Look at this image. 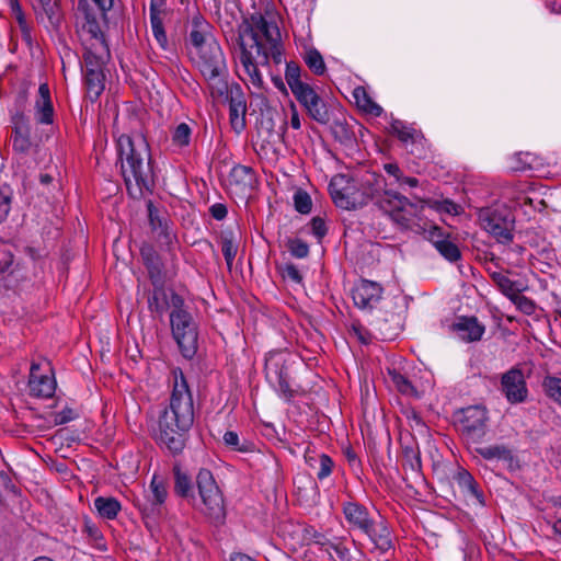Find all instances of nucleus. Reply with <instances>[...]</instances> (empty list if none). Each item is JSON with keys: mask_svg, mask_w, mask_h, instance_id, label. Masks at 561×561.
<instances>
[{"mask_svg": "<svg viewBox=\"0 0 561 561\" xmlns=\"http://www.w3.org/2000/svg\"><path fill=\"white\" fill-rule=\"evenodd\" d=\"M271 79H272V82H273V84L275 85L276 89H278L280 92L286 93V85H285V83H284V81H283L280 76L272 75Z\"/></svg>", "mask_w": 561, "mask_h": 561, "instance_id": "nucleus-63", "label": "nucleus"}, {"mask_svg": "<svg viewBox=\"0 0 561 561\" xmlns=\"http://www.w3.org/2000/svg\"><path fill=\"white\" fill-rule=\"evenodd\" d=\"M94 506L99 514L107 519L115 518L121 511V504L114 497H96L94 500Z\"/></svg>", "mask_w": 561, "mask_h": 561, "instance_id": "nucleus-31", "label": "nucleus"}, {"mask_svg": "<svg viewBox=\"0 0 561 561\" xmlns=\"http://www.w3.org/2000/svg\"><path fill=\"white\" fill-rule=\"evenodd\" d=\"M237 35L240 62L250 83L262 90L264 81L257 66H279L285 51L275 15L270 12L251 14L238 26Z\"/></svg>", "mask_w": 561, "mask_h": 561, "instance_id": "nucleus-1", "label": "nucleus"}, {"mask_svg": "<svg viewBox=\"0 0 561 561\" xmlns=\"http://www.w3.org/2000/svg\"><path fill=\"white\" fill-rule=\"evenodd\" d=\"M209 213L215 219L222 220L226 218L228 211L227 207L224 204L216 203L210 206Z\"/></svg>", "mask_w": 561, "mask_h": 561, "instance_id": "nucleus-58", "label": "nucleus"}, {"mask_svg": "<svg viewBox=\"0 0 561 561\" xmlns=\"http://www.w3.org/2000/svg\"><path fill=\"white\" fill-rule=\"evenodd\" d=\"M454 480L462 492L474 497L481 505L484 504L483 492L480 490L478 482L468 470L458 468L454 474Z\"/></svg>", "mask_w": 561, "mask_h": 561, "instance_id": "nucleus-19", "label": "nucleus"}, {"mask_svg": "<svg viewBox=\"0 0 561 561\" xmlns=\"http://www.w3.org/2000/svg\"><path fill=\"white\" fill-rule=\"evenodd\" d=\"M451 330L465 342L480 341L485 327L476 317H460L451 324Z\"/></svg>", "mask_w": 561, "mask_h": 561, "instance_id": "nucleus-16", "label": "nucleus"}, {"mask_svg": "<svg viewBox=\"0 0 561 561\" xmlns=\"http://www.w3.org/2000/svg\"><path fill=\"white\" fill-rule=\"evenodd\" d=\"M108 56L110 53L105 41H99L95 46L90 45L83 55L85 72H91V70L95 72H104V67Z\"/></svg>", "mask_w": 561, "mask_h": 561, "instance_id": "nucleus-17", "label": "nucleus"}, {"mask_svg": "<svg viewBox=\"0 0 561 561\" xmlns=\"http://www.w3.org/2000/svg\"><path fill=\"white\" fill-rule=\"evenodd\" d=\"M147 208L149 222L152 230L156 231L159 237H163L164 242L167 244H170L172 242L173 236L169 231V224L167 217L162 215L157 207H154L151 201L147 203Z\"/></svg>", "mask_w": 561, "mask_h": 561, "instance_id": "nucleus-21", "label": "nucleus"}, {"mask_svg": "<svg viewBox=\"0 0 561 561\" xmlns=\"http://www.w3.org/2000/svg\"><path fill=\"white\" fill-rule=\"evenodd\" d=\"M38 100L36 101V114L39 123H53L54 110L50 101L49 88L42 83L38 88Z\"/></svg>", "mask_w": 561, "mask_h": 561, "instance_id": "nucleus-22", "label": "nucleus"}, {"mask_svg": "<svg viewBox=\"0 0 561 561\" xmlns=\"http://www.w3.org/2000/svg\"><path fill=\"white\" fill-rule=\"evenodd\" d=\"M230 183L236 184L242 191L252 188L255 183L254 171L247 165H236L230 172Z\"/></svg>", "mask_w": 561, "mask_h": 561, "instance_id": "nucleus-28", "label": "nucleus"}, {"mask_svg": "<svg viewBox=\"0 0 561 561\" xmlns=\"http://www.w3.org/2000/svg\"><path fill=\"white\" fill-rule=\"evenodd\" d=\"M221 251L228 268L231 270L238 251V244L234 242L231 232H226L221 236Z\"/></svg>", "mask_w": 561, "mask_h": 561, "instance_id": "nucleus-39", "label": "nucleus"}, {"mask_svg": "<svg viewBox=\"0 0 561 561\" xmlns=\"http://www.w3.org/2000/svg\"><path fill=\"white\" fill-rule=\"evenodd\" d=\"M351 334L355 336L360 343L368 344L370 341L369 333L360 325H352Z\"/></svg>", "mask_w": 561, "mask_h": 561, "instance_id": "nucleus-57", "label": "nucleus"}, {"mask_svg": "<svg viewBox=\"0 0 561 561\" xmlns=\"http://www.w3.org/2000/svg\"><path fill=\"white\" fill-rule=\"evenodd\" d=\"M173 378L169 407L159 417L158 439L172 454L178 455L184 449L186 433L194 423V402L182 370L174 369Z\"/></svg>", "mask_w": 561, "mask_h": 561, "instance_id": "nucleus-3", "label": "nucleus"}, {"mask_svg": "<svg viewBox=\"0 0 561 561\" xmlns=\"http://www.w3.org/2000/svg\"><path fill=\"white\" fill-rule=\"evenodd\" d=\"M121 172L128 195L134 199L144 197L154 186L150 148L140 134L122 135L117 140Z\"/></svg>", "mask_w": 561, "mask_h": 561, "instance_id": "nucleus-4", "label": "nucleus"}, {"mask_svg": "<svg viewBox=\"0 0 561 561\" xmlns=\"http://www.w3.org/2000/svg\"><path fill=\"white\" fill-rule=\"evenodd\" d=\"M510 300L525 314H531L535 311V304L534 301L522 295V291H516Z\"/></svg>", "mask_w": 561, "mask_h": 561, "instance_id": "nucleus-46", "label": "nucleus"}, {"mask_svg": "<svg viewBox=\"0 0 561 561\" xmlns=\"http://www.w3.org/2000/svg\"><path fill=\"white\" fill-rule=\"evenodd\" d=\"M343 513L345 515L346 520L354 527L362 530L364 534H366L376 545L386 550L390 548V540L388 538V530L387 528L382 529V534L379 535V538H376V530H375V522L369 517V514L367 510L358 504L348 502L344 504Z\"/></svg>", "mask_w": 561, "mask_h": 561, "instance_id": "nucleus-10", "label": "nucleus"}, {"mask_svg": "<svg viewBox=\"0 0 561 561\" xmlns=\"http://www.w3.org/2000/svg\"><path fill=\"white\" fill-rule=\"evenodd\" d=\"M490 276L492 280L496 284L499 289L503 295H505L508 299L516 293L523 291L524 288L517 286V284L511 280L506 275L500 272H490Z\"/></svg>", "mask_w": 561, "mask_h": 561, "instance_id": "nucleus-33", "label": "nucleus"}, {"mask_svg": "<svg viewBox=\"0 0 561 561\" xmlns=\"http://www.w3.org/2000/svg\"><path fill=\"white\" fill-rule=\"evenodd\" d=\"M10 8H11L12 14L14 15L22 33L28 37L30 36L28 25L26 23L25 16L22 12V8H21L19 1H14V3L12 5H10Z\"/></svg>", "mask_w": 561, "mask_h": 561, "instance_id": "nucleus-51", "label": "nucleus"}, {"mask_svg": "<svg viewBox=\"0 0 561 561\" xmlns=\"http://www.w3.org/2000/svg\"><path fill=\"white\" fill-rule=\"evenodd\" d=\"M140 255L146 265L152 284H160L164 279L163 266L159 254L150 244L140 248Z\"/></svg>", "mask_w": 561, "mask_h": 561, "instance_id": "nucleus-18", "label": "nucleus"}, {"mask_svg": "<svg viewBox=\"0 0 561 561\" xmlns=\"http://www.w3.org/2000/svg\"><path fill=\"white\" fill-rule=\"evenodd\" d=\"M76 416L77 414L72 409L66 408L60 412L56 413L54 422L56 425H61L75 420Z\"/></svg>", "mask_w": 561, "mask_h": 561, "instance_id": "nucleus-54", "label": "nucleus"}, {"mask_svg": "<svg viewBox=\"0 0 561 561\" xmlns=\"http://www.w3.org/2000/svg\"><path fill=\"white\" fill-rule=\"evenodd\" d=\"M165 0H151L150 1V18L161 16L163 13V5Z\"/></svg>", "mask_w": 561, "mask_h": 561, "instance_id": "nucleus-61", "label": "nucleus"}, {"mask_svg": "<svg viewBox=\"0 0 561 561\" xmlns=\"http://www.w3.org/2000/svg\"><path fill=\"white\" fill-rule=\"evenodd\" d=\"M209 25L201 18L193 19V28L190 32L188 39L191 44L199 51L209 41H216L208 32Z\"/></svg>", "mask_w": 561, "mask_h": 561, "instance_id": "nucleus-24", "label": "nucleus"}, {"mask_svg": "<svg viewBox=\"0 0 561 561\" xmlns=\"http://www.w3.org/2000/svg\"><path fill=\"white\" fill-rule=\"evenodd\" d=\"M383 170L396 179L397 182H401L402 171L397 163H386Z\"/></svg>", "mask_w": 561, "mask_h": 561, "instance_id": "nucleus-59", "label": "nucleus"}, {"mask_svg": "<svg viewBox=\"0 0 561 561\" xmlns=\"http://www.w3.org/2000/svg\"><path fill=\"white\" fill-rule=\"evenodd\" d=\"M150 492L154 505H161L165 501L168 492L162 478L153 476L150 483Z\"/></svg>", "mask_w": 561, "mask_h": 561, "instance_id": "nucleus-41", "label": "nucleus"}, {"mask_svg": "<svg viewBox=\"0 0 561 561\" xmlns=\"http://www.w3.org/2000/svg\"><path fill=\"white\" fill-rule=\"evenodd\" d=\"M194 62L205 79L214 99H219L227 94L228 68L225 55L217 41H209L197 51Z\"/></svg>", "mask_w": 561, "mask_h": 561, "instance_id": "nucleus-5", "label": "nucleus"}, {"mask_svg": "<svg viewBox=\"0 0 561 561\" xmlns=\"http://www.w3.org/2000/svg\"><path fill=\"white\" fill-rule=\"evenodd\" d=\"M390 133L403 144H415L422 134L412 126H408L400 119H393L390 124Z\"/></svg>", "mask_w": 561, "mask_h": 561, "instance_id": "nucleus-29", "label": "nucleus"}, {"mask_svg": "<svg viewBox=\"0 0 561 561\" xmlns=\"http://www.w3.org/2000/svg\"><path fill=\"white\" fill-rule=\"evenodd\" d=\"M330 194L337 207L347 210L364 207L373 202L379 209L389 214L397 224L404 228L410 226L411 216L416 210V205L411 203L405 196L387 190L386 179L375 172L363 173L351 195L336 190L333 183L330 184Z\"/></svg>", "mask_w": 561, "mask_h": 561, "instance_id": "nucleus-2", "label": "nucleus"}, {"mask_svg": "<svg viewBox=\"0 0 561 561\" xmlns=\"http://www.w3.org/2000/svg\"><path fill=\"white\" fill-rule=\"evenodd\" d=\"M12 141H13V149L16 152L27 153L32 147L27 127L16 126Z\"/></svg>", "mask_w": 561, "mask_h": 561, "instance_id": "nucleus-38", "label": "nucleus"}, {"mask_svg": "<svg viewBox=\"0 0 561 561\" xmlns=\"http://www.w3.org/2000/svg\"><path fill=\"white\" fill-rule=\"evenodd\" d=\"M172 334L184 357L191 358L197 351V331L191 314L182 307L170 314Z\"/></svg>", "mask_w": 561, "mask_h": 561, "instance_id": "nucleus-8", "label": "nucleus"}, {"mask_svg": "<svg viewBox=\"0 0 561 561\" xmlns=\"http://www.w3.org/2000/svg\"><path fill=\"white\" fill-rule=\"evenodd\" d=\"M442 256L449 262H456L461 257V252L458 245L449 239L444 240L437 248H435Z\"/></svg>", "mask_w": 561, "mask_h": 561, "instance_id": "nucleus-42", "label": "nucleus"}, {"mask_svg": "<svg viewBox=\"0 0 561 561\" xmlns=\"http://www.w3.org/2000/svg\"><path fill=\"white\" fill-rule=\"evenodd\" d=\"M153 290L148 298L149 309L158 314H163L168 309L183 307V298L171 289L164 288V279L160 284H152Z\"/></svg>", "mask_w": 561, "mask_h": 561, "instance_id": "nucleus-13", "label": "nucleus"}, {"mask_svg": "<svg viewBox=\"0 0 561 561\" xmlns=\"http://www.w3.org/2000/svg\"><path fill=\"white\" fill-rule=\"evenodd\" d=\"M192 130L186 123L179 124L173 134H172V142L178 147H186L191 140Z\"/></svg>", "mask_w": 561, "mask_h": 561, "instance_id": "nucleus-43", "label": "nucleus"}, {"mask_svg": "<svg viewBox=\"0 0 561 561\" xmlns=\"http://www.w3.org/2000/svg\"><path fill=\"white\" fill-rule=\"evenodd\" d=\"M38 10H41V12L37 11L38 16L42 20L45 16L51 27H57L59 25L61 21V13L58 1L51 2L50 4L46 3V5L39 8Z\"/></svg>", "mask_w": 561, "mask_h": 561, "instance_id": "nucleus-40", "label": "nucleus"}, {"mask_svg": "<svg viewBox=\"0 0 561 561\" xmlns=\"http://www.w3.org/2000/svg\"><path fill=\"white\" fill-rule=\"evenodd\" d=\"M286 248L297 259H305L309 254V245L298 238H289L286 241Z\"/></svg>", "mask_w": 561, "mask_h": 561, "instance_id": "nucleus-44", "label": "nucleus"}, {"mask_svg": "<svg viewBox=\"0 0 561 561\" xmlns=\"http://www.w3.org/2000/svg\"><path fill=\"white\" fill-rule=\"evenodd\" d=\"M224 98L229 103L230 124L237 133H240L245 127L247 101L244 93L238 83L228 84V92L224 94Z\"/></svg>", "mask_w": 561, "mask_h": 561, "instance_id": "nucleus-12", "label": "nucleus"}, {"mask_svg": "<svg viewBox=\"0 0 561 561\" xmlns=\"http://www.w3.org/2000/svg\"><path fill=\"white\" fill-rule=\"evenodd\" d=\"M501 391L512 404L522 403L527 399L528 389L522 369L513 367L502 375Z\"/></svg>", "mask_w": 561, "mask_h": 561, "instance_id": "nucleus-11", "label": "nucleus"}, {"mask_svg": "<svg viewBox=\"0 0 561 561\" xmlns=\"http://www.w3.org/2000/svg\"><path fill=\"white\" fill-rule=\"evenodd\" d=\"M306 111L312 119L321 125H327L330 122L329 110L321 96L311 106H307Z\"/></svg>", "mask_w": 561, "mask_h": 561, "instance_id": "nucleus-36", "label": "nucleus"}, {"mask_svg": "<svg viewBox=\"0 0 561 561\" xmlns=\"http://www.w3.org/2000/svg\"><path fill=\"white\" fill-rule=\"evenodd\" d=\"M471 450L485 460H512V450L505 445L470 446Z\"/></svg>", "mask_w": 561, "mask_h": 561, "instance_id": "nucleus-25", "label": "nucleus"}, {"mask_svg": "<svg viewBox=\"0 0 561 561\" xmlns=\"http://www.w3.org/2000/svg\"><path fill=\"white\" fill-rule=\"evenodd\" d=\"M291 110H293V113H291V117H290V125L294 129H299L301 126V123H300V118H299V115H298V112H297L295 105H291Z\"/></svg>", "mask_w": 561, "mask_h": 561, "instance_id": "nucleus-62", "label": "nucleus"}, {"mask_svg": "<svg viewBox=\"0 0 561 561\" xmlns=\"http://www.w3.org/2000/svg\"><path fill=\"white\" fill-rule=\"evenodd\" d=\"M196 483L199 496L205 506L204 513L215 525H221L226 519V506L222 493L215 482L213 473L208 469H201Z\"/></svg>", "mask_w": 561, "mask_h": 561, "instance_id": "nucleus-7", "label": "nucleus"}, {"mask_svg": "<svg viewBox=\"0 0 561 561\" xmlns=\"http://www.w3.org/2000/svg\"><path fill=\"white\" fill-rule=\"evenodd\" d=\"M331 129L334 137L340 141L348 140L351 138V134L346 125L340 121H335L331 126Z\"/></svg>", "mask_w": 561, "mask_h": 561, "instance_id": "nucleus-52", "label": "nucleus"}, {"mask_svg": "<svg viewBox=\"0 0 561 561\" xmlns=\"http://www.w3.org/2000/svg\"><path fill=\"white\" fill-rule=\"evenodd\" d=\"M353 98L359 110L366 114L378 117L382 113V107L378 105L367 93L364 87H357L353 91Z\"/></svg>", "mask_w": 561, "mask_h": 561, "instance_id": "nucleus-27", "label": "nucleus"}, {"mask_svg": "<svg viewBox=\"0 0 561 561\" xmlns=\"http://www.w3.org/2000/svg\"><path fill=\"white\" fill-rule=\"evenodd\" d=\"M542 388L546 396L561 408V378L554 376L545 377Z\"/></svg>", "mask_w": 561, "mask_h": 561, "instance_id": "nucleus-34", "label": "nucleus"}, {"mask_svg": "<svg viewBox=\"0 0 561 561\" xmlns=\"http://www.w3.org/2000/svg\"><path fill=\"white\" fill-rule=\"evenodd\" d=\"M174 491L178 495L182 497L190 496L192 492V482L190 477L183 472L179 465L174 466Z\"/></svg>", "mask_w": 561, "mask_h": 561, "instance_id": "nucleus-37", "label": "nucleus"}, {"mask_svg": "<svg viewBox=\"0 0 561 561\" xmlns=\"http://www.w3.org/2000/svg\"><path fill=\"white\" fill-rule=\"evenodd\" d=\"M425 232L427 233L426 238L435 248H437L444 240L450 238V236L445 233L442 228L434 225H431L428 229H425Z\"/></svg>", "mask_w": 561, "mask_h": 561, "instance_id": "nucleus-50", "label": "nucleus"}, {"mask_svg": "<svg viewBox=\"0 0 561 561\" xmlns=\"http://www.w3.org/2000/svg\"><path fill=\"white\" fill-rule=\"evenodd\" d=\"M294 204L297 211L300 214H309L312 208L311 198L308 193L298 191L294 195Z\"/></svg>", "mask_w": 561, "mask_h": 561, "instance_id": "nucleus-49", "label": "nucleus"}, {"mask_svg": "<svg viewBox=\"0 0 561 561\" xmlns=\"http://www.w3.org/2000/svg\"><path fill=\"white\" fill-rule=\"evenodd\" d=\"M11 208V197L0 192V222H2L9 215Z\"/></svg>", "mask_w": 561, "mask_h": 561, "instance_id": "nucleus-56", "label": "nucleus"}, {"mask_svg": "<svg viewBox=\"0 0 561 561\" xmlns=\"http://www.w3.org/2000/svg\"><path fill=\"white\" fill-rule=\"evenodd\" d=\"M481 227L499 243L510 244L514 239L515 216L505 205L486 207L479 210Z\"/></svg>", "mask_w": 561, "mask_h": 561, "instance_id": "nucleus-6", "label": "nucleus"}, {"mask_svg": "<svg viewBox=\"0 0 561 561\" xmlns=\"http://www.w3.org/2000/svg\"><path fill=\"white\" fill-rule=\"evenodd\" d=\"M307 462L310 468L317 470V477L320 480L325 479L332 472L333 461L325 454L318 455L317 457L309 456L307 457Z\"/></svg>", "mask_w": 561, "mask_h": 561, "instance_id": "nucleus-32", "label": "nucleus"}, {"mask_svg": "<svg viewBox=\"0 0 561 561\" xmlns=\"http://www.w3.org/2000/svg\"><path fill=\"white\" fill-rule=\"evenodd\" d=\"M443 209L448 214H458V205L451 201H445L443 203Z\"/></svg>", "mask_w": 561, "mask_h": 561, "instance_id": "nucleus-64", "label": "nucleus"}, {"mask_svg": "<svg viewBox=\"0 0 561 561\" xmlns=\"http://www.w3.org/2000/svg\"><path fill=\"white\" fill-rule=\"evenodd\" d=\"M401 448L403 467H408L412 472H420L422 467L420 449L413 437H401Z\"/></svg>", "mask_w": 561, "mask_h": 561, "instance_id": "nucleus-20", "label": "nucleus"}, {"mask_svg": "<svg viewBox=\"0 0 561 561\" xmlns=\"http://www.w3.org/2000/svg\"><path fill=\"white\" fill-rule=\"evenodd\" d=\"M311 231L318 238L322 239L327 234V226L321 217H313L310 221Z\"/></svg>", "mask_w": 561, "mask_h": 561, "instance_id": "nucleus-53", "label": "nucleus"}, {"mask_svg": "<svg viewBox=\"0 0 561 561\" xmlns=\"http://www.w3.org/2000/svg\"><path fill=\"white\" fill-rule=\"evenodd\" d=\"M98 8V14L105 18L106 12L112 8L113 0H92Z\"/></svg>", "mask_w": 561, "mask_h": 561, "instance_id": "nucleus-60", "label": "nucleus"}, {"mask_svg": "<svg viewBox=\"0 0 561 561\" xmlns=\"http://www.w3.org/2000/svg\"><path fill=\"white\" fill-rule=\"evenodd\" d=\"M489 415L485 408L472 405L460 411L459 431L468 446L479 445L488 431Z\"/></svg>", "mask_w": 561, "mask_h": 561, "instance_id": "nucleus-9", "label": "nucleus"}, {"mask_svg": "<svg viewBox=\"0 0 561 561\" xmlns=\"http://www.w3.org/2000/svg\"><path fill=\"white\" fill-rule=\"evenodd\" d=\"M151 30L157 43L161 48H168V38L162 24V16L150 18Z\"/></svg>", "mask_w": 561, "mask_h": 561, "instance_id": "nucleus-45", "label": "nucleus"}, {"mask_svg": "<svg viewBox=\"0 0 561 561\" xmlns=\"http://www.w3.org/2000/svg\"><path fill=\"white\" fill-rule=\"evenodd\" d=\"M302 77L308 78V73L302 75L298 64L294 61L286 62L285 80L300 104L316 92L308 82L302 80Z\"/></svg>", "mask_w": 561, "mask_h": 561, "instance_id": "nucleus-14", "label": "nucleus"}, {"mask_svg": "<svg viewBox=\"0 0 561 561\" xmlns=\"http://www.w3.org/2000/svg\"><path fill=\"white\" fill-rule=\"evenodd\" d=\"M381 295V286L366 279L360 280L353 289V300L362 309H373L380 301Z\"/></svg>", "mask_w": 561, "mask_h": 561, "instance_id": "nucleus-15", "label": "nucleus"}, {"mask_svg": "<svg viewBox=\"0 0 561 561\" xmlns=\"http://www.w3.org/2000/svg\"><path fill=\"white\" fill-rule=\"evenodd\" d=\"M304 61L317 76H322L327 70L322 55L314 48L305 51Z\"/></svg>", "mask_w": 561, "mask_h": 561, "instance_id": "nucleus-35", "label": "nucleus"}, {"mask_svg": "<svg viewBox=\"0 0 561 561\" xmlns=\"http://www.w3.org/2000/svg\"><path fill=\"white\" fill-rule=\"evenodd\" d=\"M225 444L237 451H249L250 444L248 442L240 443L239 435L236 432L229 431L224 435Z\"/></svg>", "mask_w": 561, "mask_h": 561, "instance_id": "nucleus-48", "label": "nucleus"}, {"mask_svg": "<svg viewBox=\"0 0 561 561\" xmlns=\"http://www.w3.org/2000/svg\"><path fill=\"white\" fill-rule=\"evenodd\" d=\"M31 394L38 398H50L56 390L54 376L41 375L35 379L28 380Z\"/></svg>", "mask_w": 561, "mask_h": 561, "instance_id": "nucleus-26", "label": "nucleus"}, {"mask_svg": "<svg viewBox=\"0 0 561 561\" xmlns=\"http://www.w3.org/2000/svg\"><path fill=\"white\" fill-rule=\"evenodd\" d=\"M283 275L285 278H288L294 283L300 284L302 282V275L294 264L285 265Z\"/></svg>", "mask_w": 561, "mask_h": 561, "instance_id": "nucleus-55", "label": "nucleus"}, {"mask_svg": "<svg viewBox=\"0 0 561 561\" xmlns=\"http://www.w3.org/2000/svg\"><path fill=\"white\" fill-rule=\"evenodd\" d=\"M390 380L393 382V385L397 387V389L402 393H410L413 390V386L408 380L407 377H404L402 374L397 371L396 369H390L388 371Z\"/></svg>", "mask_w": 561, "mask_h": 561, "instance_id": "nucleus-47", "label": "nucleus"}, {"mask_svg": "<svg viewBox=\"0 0 561 561\" xmlns=\"http://www.w3.org/2000/svg\"><path fill=\"white\" fill-rule=\"evenodd\" d=\"M78 11L82 13L85 22L88 32L94 38V43L91 45H98L99 41H104L101 28L98 23V13L90 7L88 0H79L78 2Z\"/></svg>", "mask_w": 561, "mask_h": 561, "instance_id": "nucleus-23", "label": "nucleus"}, {"mask_svg": "<svg viewBox=\"0 0 561 561\" xmlns=\"http://www.w3.org/2000/svg\"><path fill=\"white\" fill-rule=\"evenodd\" d=\"M87 94L91 101H95L102 94L105 88L104 72H85Z\"/></svg>", "mask_w": 561, "mask_h": 561, "instance_id": "nucleus-30", "label": "nucleus"}]
</instances>
